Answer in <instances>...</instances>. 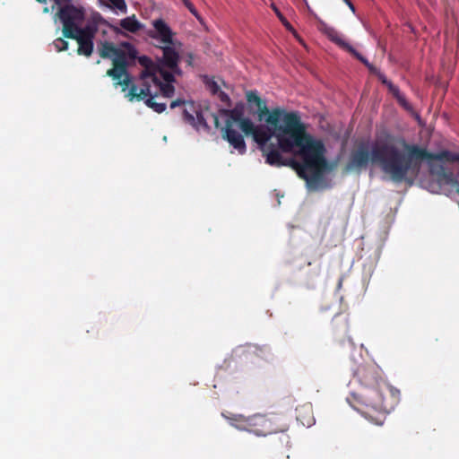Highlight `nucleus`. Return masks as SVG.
Returning a JSON list of instances; mask_svg holds the SVG:
<instances>
[{"instance_id": "obj_15", "label": "nucleus", "mask_w": 459, "mask_h": 459, "mask_svg": "<svg viewBox=\"0 0 459 459\" xmlns=\"http://www.w3.org/2000/svg\"><path fill=\"white\" fill-rule=\"evenodd\" d=\"M271 6H272L273 10L274 11V13H276V15H277V16L279 17V19L281 20V19L283 17V15L281 13V12L279 11V9H278V8H277L273 4H272V5H271Z\"/></svg>"}, {"instance_id": "obj_12", "label": "nucleus", "mask_w": 459, "mask_h": 459, "mask_svg": "<svg viewBox=\"0 0 459 459\" xmlns=\"http://www.w3.org/2000/svg\"><path fill=\"white\" fill-rule=\"evenodd\" d=\"M185 6L190 11V13L195 15L199 21H202V18L201 16L199 15V13H197L196 9L195 8V6L192 4V3L189 1L188 3H186L185 4Z\"/></svg>"}, {"instance_id": "obj_18", "label": "nucleus", "mask_w": 459, "mask_h": 459, "mask_svg": "<svg viewBox=\"0 0 459 459\" xmlns=\"http://www.w3.org/2000/svg\"><path fill=\"white\" fill-rule=\"evenodd\" d=\"M183 2L184 4H186V3L189 2V0H181Z\"/></svg>"}, {"instance_id": "obj_8", "label": "nucleus", "mask_w": 459, "mask_h": 459, "mask_svg": "<svg viewBox=\"0 0 459 459\" xmlns=\"http://www.w3.org/2000/svg\"><path fill=\"white\" fill-rule=\"evenodd\" d=\"M99 2L102 6L113 10L116 13H126L127 6L125 0H99Z\"/></svg>"}, {"instance_id": "obj_3", "label": "nucleus", "mask_w": 459, "mask_h": 459, "mask_svg": "<svg viewBox=\"0 0 459 459\" xmlns=\"http://www.w3.org/2000/svg\"><path fill=\"white\" fill-rule=\"evenodd\" d=\"M100 51L102 57L112 60L114 67L109 69L107 74L113 79L116 86H121L122 91L126 92L125 97L128 100H144L145 104L157 113H161L166 109L165 103L154 101L153 98L157 96L159 91L167 98L171 97L174 93V86L172 85L174 76L180 73H171V77L168 81L159 74L157 81L151 78L145 81L143 72H142L139 84L130 86L131 78L125 65L128 60L135 56L134 47L129 43H123L118 47L111 43H104Z\"/></svg>"}, {"instance_id": "obj_9", "label": "nucleus", "mask_w": 459, "mask_h": 459, "mask_svg": "<svg viewBox=\"0 0 459 459\" xmlns=\"http://www.w3.org/2000/svg\"><path fill=\"white\" fill-rule=\"evenodd\" d=\"M247 100L250 104H255L258 110L264 111L266 108L265 103L259 98V96L254 91L247 92Z\"/></svg>"}, {"instance_id": "obj_7", "label": "nucleus", "mask_w": 459, "mask_h": 459, "mask_svg": "<svg viewBox=\"0 0 459 459\" xmlns=\"http://www.w3.org/2000/svg\"><path fill=\"white\" fill-rule=\"evenodd\" d=\"M120 27L126 31L134 33L143 28V24L136 19L135 15H132L122 19Z\"/></svg>"}, {"instance_id": "obj_13", "label": "nucleus", "mask_w": 459, "mask_h": 459, "mask_svg": "<svg viewBox=\"0 0 459 459\" xmlns=\"http://www.w3.org/2000/svg\"><path fill=\"white\" fill-rule=\"evenodd\" d=\"M356 56L360 61H362L370 70H375V68L363 57L361 56L356 50L355 53H352Z\"/></svg>"}, {"instance_id": "obj_14", "label": "nucleus", "mask_w": 459, "mask_h": 459, "mask_svg": "<svg viewBox=\"0 0 459 459\" xmlns=\"http://www.w3.org/2000/svg\"><path fill=\"white\" fill-rule=\"evenodd\" d=\"M281 22L283 23V25L286 27V29H288L290 31L295 32L293 27L290 24V22L284 17H282L281 19Z\"/></svg>"}, {"instance_id": "obj_16", "label": "nucleus", "mask_w": 459, "mask_h": 459, "mask_svg": "<svg viewBox=\"0 0 459 459\" xmlns=\"http://www.w3.org/2000/svg\"><path fill=\"white\" fill-rule=\"evenodd\" d=\"M344 3L349 6V8H350L353 13L355 12L354 5L351 4V2L350 0L344 1Z\"/></svg>"}, {"instance_id": "obj_2", "label": "nucleus", "mask_w": 459, "mask_h": 459, "mask_svg": "<svg viewBox=\"0 0 459 459\" xmlns=\"http://www.w3.org/2000/svg\"><path fill=\"white\" fill-rule=\"evenodd\" d=\"M424 160L429 162L434 179L433 182L423 183L429 191L446 195L459 194V155L449 152L433 156L414 145H403L400 149L379 142L370 149L359 148L353 154L348 169H359L369 162L379 163L393 180L402 181L407 177L416 176Z\"/></svg>"}, {"instance_id": "obj_10", "label": "nucleus", "mask_w": 459, "mask_h": 459, "mask_svg": "<svg viewBox=\"0 0 459 459\" xmlns=\"http://www.w3.org/2000/svg\"><path fill=\"white\" fill-rule=\"evenodd\" d=\"M206 86L212 93L218 94L221 100L227 99V95H225L222 91H221L220 86L213 79H208L206 81Z\"/></svg>"}, {"instance_id": "obj_1", "label": "nucleus", "mask_w": 459, "mask_h": 459, "mask_svg": "<svg viewBox=\"0 0 459 459\" xmlns=\"http://www.w3.org/2000/svg\"><path fill=\"white\" fill-rule=\"evenodd\" d=\"M223 138L239 154L246 152L247 146L241 130L251 135L273 166L285 165L281 152L296 153L301 164H296L299 177L304 178L309 189L317 190L325 186L324 176L336 166L326 157V149L322 141L307 133L305 125L295 112L275 108L268 112L264 124L255 126L243 117V107L225 113Z\"/></svg>"}, {"instance_id": "obj_17", "label": "nucleus", "mask_w": 459, "mask_h": 459, "mask_svg": "<svg viewBox=\"0 0 459 459\" xmlns=\"http://www.w3.org/2000/svg\"><path fill=\"white\" fill-rule=\"evenodd\" d=\"M49 12H50L49 8H48V7L44 8V13H49Z\"/></svg>"}, {"instance_id": "obj_4", "label": "nucleus", "mask_w": 459, "mask_h": 459, "mask_svg": "<svg viewBox=\"0 0 459 459\" xmlns=\"http://www.w3.org/2000/svg\"><path fill=\"white\" fill-rule=\"evenodd\" d=\"M153 30L149 32L150 37L159 41L163 49V57L157 63H152L149 58H141L144 65L143 79L157 81L158 74L166 81L171 77V73H180L178 63L181 53V43L174 38L169 26L163 20L152 22Z\"/></svg>"}, {"instance_id": "obj_11", "label": "nucleus", "mask_w": 459, "mask_h": 459, "mask_svg": "<svg viewBox=\"0 0 459 459\" xmlns=\"http://www.w3.org/2000/svg\"><path fill=\"white\" fill-rule=\"evenodd\" d=\"M54 47L56 48V49L57 51H63V50H65L67 49L68 48V43L64 40L63 39H56L54 42Z\"/></svg>"}, {"instance_id": "obj_5", "label": "nucleus", "mask_w": 459, "mask_h": 459, "mask_svg": "<svg viewBox=\"0 0 459 459\" xmlns=\"http://www.w3.org/2000/svg\"><path fill=\"white\" fill-rule=\"evenodd\" d=\"M181 105L184 106V117L187 123L198 130L206 127L204 116L194 102H186L181 100H177L171 102L170 108H174Z\"/></svg>"}, {"instance_id": "obj_6", "label": "nucleus", "mask_w": 459, "mask_h": 459, "mask_svg": "<svg viewBox=\"0 0 459 459\" xmlns=\"http://www.w3.org/2000/svg\"><path fill=\"white\" fill-rule=\"evenodd\" d=\"M306 4V6L308 10V12L318 21L319 22V29L322 30L332 41L339 45L340 47L347 49L351 53H355V49L346 43L342 39L341 34L333 27L327 25L324 21H322L310 8L308 3L307 0H303Z\"/></svg>"}]
</instances>
